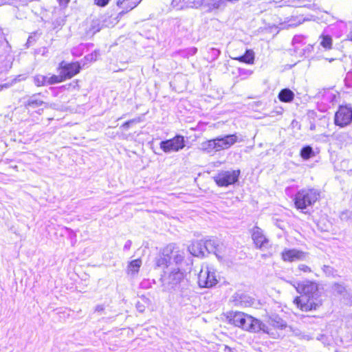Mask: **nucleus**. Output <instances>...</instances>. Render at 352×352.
Returning <instances> with one entry per match:
<instances>
[{
	"label": "nucleus",
	"instance_id": "14",
	"mask_svg": "<svg viewBox=\"0 0 352 352\" xmlns=\"http://www.w3.org/2000/svg\"><path fill=\"white\" fill-rule=\"evenodd\" d=\"M252 238L256 246L258 248L264 247L268 243V240L264 235L263 230L257 226L252 229Z\"/></svg>",
	"mask_w": 352,
	"mask_h": 352
},
{
	"label": "nucleus",
	"instance_id": "9",
	"mask_svg": "<svg viewBox=\"0 0 352 352\" xmlns=\"http://www.w3.org/2000/svg\"><path fill=\"white\" fill-rule=\"evenodd\" d=\"M267 322L268 324L266 325L271 329L272 331L278 333V336L275 338H278L282 336V333L279 332L280 331L291 330V327L287 326L286 322L276 315L269 316Z\"/></svg>",
	"mask_w": 352,
	"mask_h": 352
},
{
	"label": "nucleus",
	"instance_id": "32",
	"mask_svg": "<svg viewBox=\"0 0 352 352\" xmlns=\"http://www.w3.org/2000/svg\"><path fill=\"white\" fill-rule=\"evenodd\" d=\"M110 0H94V3L96 5L100 7L106 6Z\"/></svg>",
	"mask_w": 352,
	"mask_h": 352
},
{
	"label": "nucleus",
	"instance_id": "38",
	"mask_svg": "<svg viewBox=\"0 0 352 352\" xmlns=\"http://www.w3.org/2000/svg\"><path fill=\"white\" fill-rule=\"evenodd\" d=\"M175 258L177 260L176 262L177 263V262L182 261L183 257L182 256L177 254L176 256H175Z\"/></svg>",
	"mask_w": 352,
	"mask_h": 352
},
{
	"label": "nucleus",
	"instance_id": "37",
	"mask_svg": "<svg viewBox=\"0 0 352 352\" xmlns=\"http://www.w3.org/2000/svg\"><path fill=\"white\" fill-rule=\"evenodd\" d=\"M133 122L132 120H130V121H127L125 123H124V124L122 125L123 127L124 128H128L129 126V124Z\"/></svg>",
	"mask_w": 352,
	"mask_h": 352
},
{
	"label": "nucleus",
	"instance_id": "4",
	"mask_svg": "<svg viewBox=\"0 0 352 352\" xmlns=\"http://www.w3.org/2000/svg\"><path fill=\"white\" fill-rule=\"evenodd\" d=\"M218 282L216 270L207 264L201 266L198 275V284L201 287H212Z\"/></svg>",
	"mask_w": 352,
	"mask_h": 352
},
{
	"label": "nucleus",
	"instance_id": "28",
	"mask_svg": "<svg viewBox=\"0 0 352 352\" xmlns=\"http://www.w3.org/2000/svg\"><path fill=\"white\" fill-rule=\"evenodd\" d=\"M65 80V77L62 74H60V72H59L58 76L53 75L51 77L47 76V81L48 85H53L55 83L60 82Z\"/></svg>",
	"mask_w": 352,
	"mask_h": 352
},
{
	"label": "nucleus",
	"instance_id": "27",
	"mask_svg": "<svg viewBox=\"0 0 352 352\" xmlns=\"http://www.w3.org/2000/svg\"><path fill=\"white\" fill-rule=\"evenodd\" d=\"M26 78L27 77L25 75H19L16 77H15L14 78H13L10 82L5 83L3 85H0V91L3 88H8V87L12 86L13 85H14L15 83H16L18 82H20L21 80H24L26 79Z\"/></svg>",
	"mask_w": 352,
	"mask_h": 352
},
{
	"label": "nucleus",
	"instance_id": "22",
	"mask_svg": "<svg viewBox=\"0 0 352 352\" xmlns=\"http://www.w3.org/2000/svg\"><path fill=\"white\" fill-rule=\"evenodd\" d=\"M270 3H273L278 7L282 6H299V0H267Z\"/></svg>",
	"mask_w": 352,
	"mask_h": 352
},
{
	"label": "nucleus",
	"instance_id": "13",
	"mask_svg": "<svg viewBox=\"0 0 352 352\" xmlns=\"http://www.w3.org/2000/svg\"><path fill=\"white\" fill-rule=\"evenodd\" d=\"M80 66L78 63H65L62 62L60 64L59 70L65 79L71 78L79 73Z\"/></svg>",
	"mask_w": 352,
	"mask_h": 352
},
{
	"label": "nucleus",
	"instance_id": "31",
	"mask_svg": "<svg viewBox=\"0 0 352 352\" xmlns=\"http://www.w3.org/2000/svg\"><path fill=\"white\" fill-rule=\"evenodd\" d=\"M298 270L299 271L303 272L305 273H309L311 272V268L308 265H305V264L298 265Z\"/></svg>",
	"mask_w": 352,
	"mask_h": 352
},
{
	"label": "nucleus",
	"instance_id": "17",
	"mask_svg": "<svg viewBox=\"0 0 352 352\" xmlns=\"http://www.w3.org/2000/svg\"><path fill=\"white\" fill-rule=\"evenodd\" d=\"M168 250H164L162 254L160 255L155 261V265L157 267L165 269L168 267L170 262V256L168 254H165Z\"/></svg>",
	"mask_w": 352,
	"mask_h": 352
},
{
	"label": "nucleus",
	"instance_id": "6",
	"mask_svg": "<svg viewBox=\"0 0 352 352\" xmlns=\"http://www.w3.org/2000/svg\"><path fill=\"white\" fill-rule=\"evenodd\" d=\"M239 175V170L221 171L214 179L219 186H228L238 180Z\"/></svg>",
	"mask_w": 352,
	"mask_h": 352
},
{
	"label": "nucleus",
	"instance_id": "39",
	"mask_svg": "<svg viewBox=\"0 0 352 352\" xmlns=\"http://www.w3.org/2000/svg\"><path fill=\"white\" fill-rule=\"evenodd\" d=\"M59 1L61 4H67L69 1V0H59Z\"/></svg>",
	"mask_w": 352,
	"mask_h": 352
},
{
	"label": "nucleus",
	"instance_id": "26",
	"mask_svg": "<svg viewBox=\"0 0 352 352\" xmlns=\"http://www.w3.org/2000/svg\"><path fill=\"white\" fill-rule=\"evenodd\" d=\"M300 157L305 160H307L315 155L312 148L309 146L303 147L300 151Z\"/></svg>",
	"mask_w": 352,
	"mask_h": 352
},
{
	"label": "nucleus",
	"instance_id": "2",
	"mask_svg": "<svg viewBox=\"0 0 352 352\" xmlns=\"http://www.w3.org/2000/svg\"><path fill=\"white\" fill-rule=\"evenodd\" d=\"M226 318L230 324L243 330L253 333L263 331L272 338H276L278 336V333L272 331L266 324L243 312L230 311L227 314Z\"/></svg>",
	"mask_w": 352,
	"mask_h": 352
},
{
	"label": "nucleus",
	"instance_id": "7",
	"mask_svg": "<svg viewBox=\"0 0 352 352\" xmlns=\"http://www.w3.org/2000/svg\"><path fill=\"white\" fill-rule=\"evenodd\" d=\"M184 146V138L182 135H176L172 139L160 142V148L165 153L177 152Z\"/></svg>",
	"mask_w": 352,
	"mask_h": 352
},
{
	"label": "nucleus",
	"instance_id": "5",
	"mask_svg": "<svg viewBox=\"0 0 352 352\" xmlns=\"http://www.w3.org/2000/svg\"><path fill=\"white\" fill-rule=\"evenodd\" d=\"M214 240L209 239L205 241H197L188 247V251L195 256H204L206 253H210L214 249Z\"/></svg>",
	"mask_w": 352,
	"mask_h": 352
},
{
	"label": "nucleus",
	"instance_id": "10",
	"mask_svg": "<svg viewBox=\"0 0 352 352\" xmlns=\"http://www.w3.org/2000/svg\"><path fill=\"white\" fill-rule=\"evenodd\" d=\"M308 253L298 249H285L281 253V258L286 262L305 261Z\"/></svg>",
	"mask_w": 352,
	"mask_h": 352
},
{
	"label": "nucleus",
	"instance_id": "24",
	"mask_svg": "<svg viewBox=\"0 0 352 352\" xmlns=\"http://www.w3.org/2000/svg\"><path fill=\"white\" fill-rule=\"evenodd\" d=\"M236 60L240 62H243L248 64H252L254 60V54L252 50H247L245 54L238 58H235Z\"/></svg>",
	"mask_w": 352,
	"mask_h": 352
},
{
	"label": "nucleus",
	"instance_id": "23",
	"mask_svg": "<svg viewBox=\"0 0 352 352\" xmlns=\"http://www.w3.org/2000/svg\"><path fill=\"white\" fill-rule=\"evenodd\" d=\"M294 93L289 89L281 90L278 95L280 100L285 102H291L294 99Z\"/></svg>",
	"mask_w": 352,
	"mask_h": 352
},
{
	"label": "nucleus",
	"instance_id": "29",
	"mask_svg": "<svg viewBox=\"0 0 352 352\" xmlns=\"http://www.w3.org/2000/svg\"><path fill=\"white\" fill-rule=\"evenodd\" d=\"M34 82L37 87L45 86L47 84V76L36 75L34 77Z\"/></svg>",
	"mask_w": 352,
	"mask_h": 352
},
{
	"label": "nucleus",
	"instance_id": "3",
	"mask_svg": "<svg viewBox=\"0 0 352 352\" xmlns=\"http://www.w3.org/2000/svg\"><path fill=\"white\" fill-rule=\"evenodd\" d=\"M320 197V192L314 188H303L295 195L294 201L297 209L304 210L313 205Z\"/></svg>",
	"mask_w": 352,
	"mask_h": 352
},
{
	"label": "nucleus",
	"instance_id": "21",
	"mask_svg": "<svg viewBox=\"0 0 352 352\" xmlns=\"http://www.w3.org/2000/svg\"><path fill=\"white\" fill-rule=\"evenodd\" d=\"M319 40L320 46H322L324 50H329L332 49L333 39L331 36L322 33L319 36Z\"/></svg>",
	"mask_w": 352,
	"mask_h": 352
},
{
	"label": "nucleus",
	"instance_id": "41",
	"mask_svg": "<svg viewBox=\"0 0 352 352\" xmlns=\"http://www.w3.org/2000/svg\"><path fill=\"white\" fill-rule=\"evenodd\" d=\"M102 308H100L99 307H98L96 308V310H97V311H100V310H102Z\"/></svg>",
	"mask_w": 352,
	"mask_h": 352
},
{
	"label": "nucleus",
	"instance_id": "35",
	"mask_svg": "<svg viewBox=\"0 0 352 352\" xmlns=\"http://www.w3.org/2000/svg\"><path fill=\"white\" fill-rule=\"evenodd\" d=\"M224 351L225 352H232V349L228 346H224Z\"/></svg>",
	"mask_w": 352,
	"mask_h": 352
},
{
	"label": "nucleus",
	"instance_id": "20",
	"mask_svg": "<svg viewBox=\"0 0 352 352\" xmlns=\"http://www.w3.org/2000/svg\"><path fill=\"white\" fill-rule=\"evenodd\" d=\"M183 273L178 269H173L168 275V282L170 284L176 285L183 278Z\"/></svg>",
	"mask_w": 352,
	"mask_h": 352
},
{
	"label": "nucleus",
	"instance_id": "36",
	"mask_svg": "<svg viewBox=\"0 0 352 352\" xmlns=\"http://www.w3.org/2000/svg\"><path fill=\"white\" fill-rule=\"evenodd\" d=\"M85 58H86L87 60H95V59L94 58V54H89V55H88V56H87L85 57Z\"/></svg>",
	"mask_w": 352,
	"mask_h": 352
},
{
	"label": "nucleus",
	"instance_id": "25",
	"mask_svg": "<svg viewBox=\"0 0 352 352\" xmlns=\"http://www.w3.org/2000/svg\"><path fill=\"white\" fill-rule=\"evenodd\" d=\"M142 265V261L140 259H135L130 262L128 265V273L134 275L138 272L140 266Z\"/></svg>",
	"mask_w": 352,
	"mask_h": 352
},
{
	"label": "nucleus",
	"instance_id": "33",
	"mask_svg": "<svg viewBox=\"0 0 352 352\" xmlns=\"http://www.w3.org/2000/svg\"><path fill=\"white\" fill-rule=\"evenodd\" d=\"M333 290L338 294H342L344 291V287L341 285L335 284L333 285Z\"/></svg>",
	"mask_w": 352,
	"mask_h": 352
},
{
	"label": "nucleus",
	"instance_id": "40",
	"mask_svg": "<svg viewBox=\"0 0 352 352\" xmlns=\"http://www.w3.org/2000/svg\"><path fill=\"white\" fill-rule=\"evenodd\" d=\"M347 36L350 41H352V30L349 32Z\"/></svg>",
	"mask_w": 352,
	"mask_h": 352
},
{
	"label": "nucleus",
	"instance_id": "34",
	"mask_svg": "<svg viewBox=\"0 0 352 352\" xmlns=\"http://www.w3.org/2000/svg\"><path fill=\"white\" fill-rule=\"evenodd\" d=\"M180 3H183L184 5H188L191 1L190 0H173V4L175 6H178Z\"/></svg>",
	"mask_w": 352,
	"mask_h": 352
},
{
	"label": "nucleus",
	"instance_id": "18",
	"mask_svg": "<svg viewBox=\"0 0 352 352\" xmlns=\"http://www.w3.org/2000/svg\"><path fill=\"white\" fill-rule=\"evenodd\" d=\"M41 94H34L30 96L26 101L25 106L26 107L36 108L43 105L44 102L40 98Z\"/></svg>",
	"mask_w": 352,
	"mask_h": 352
},
{
	"label": "nucleus",
	"instance_id": "16",
	"mask_svg": "<svg viewBox=\"0 0 352 352\" xmlns=\"http://www.w3.org/2000/svg\"><path fill=\"white\" fill-rule=\"evenodd\" d=\"M142 0H118L117 6L122 8L125 12H129L135 8Z\"/></svg>",
	"mask_w": 352,
	"mask_h": 352
},
{
	"label": "nucleus",
	"instance_id": "1",
	"mask_svg": "<svg viewBox=\"0 0 352 352\" xmlns=\"http://www.w3.org/2000/svg\"><path fill=\"white\" fill-rule=\"evenodd\" d=\"M301 296L294 300V303L302 311L316 310L322 302L319 298L318 285L313 281L305 280L293 285Z\"/></svg>",
	"mask_w": 352,
	"mask_h": 352
},
{
	"label": "nucleus",
	"instance_id": "8",
	"mask_svg": "<svg viewBox=\"0 0 352 352\" xmlns=\"http://www.w3.org/2000/svg\"><path fill=\"white\" fill-rule=\"evenodd\" d=\"M335 124L340 127L349 125L352 122V107L341 106L335 115Z\"/></svg>",
	"mask_w": 352,
	"mask_h": 352
},
{
	"label": "nucleus",
	"instance_id": "12",
	"mask_svg": "<svg viewBox=\"0 0 352 352\" xmlns=\"http://www.w3.org/2000/svg\"><path fill=\"white\" fill-rule=\"evenodd\" d=\"M214 243V249L210 253L214 254L219 261H226L230 257L232 251L226 245L216 240Z\"/></svg>",
	"mask_w": 352,
	"mask_h": 352
},
{
	"label": "nucleus",
	"instance_id": "11",
	"mask_svg": "<svg viewBox=\"0 0 352 352\" xmlns=\"http://www.w3.org/2000/svg\"><path fill=\"white\" fill-rule=\"evenodd\" d=\"M214 139L217 145L216 151L228 149L236 142L239 141V138L236 134L219 136ZM240 141H242V140H240Z\"/></svg>",
	"mask_w": 352,
	"mask_h": 352
},
{
	"label": "nucleus",
	"instance_id": "19",
	"mask_svg": "<svg viewBox=\"0 0 352 352\" xmlns=\"http://www.w3.org/2000/svg\"><path fill=\"white\" fill-rule=\"evenodd\" d=\"M216 147H217V145H216L215 139L203 142L200 144V149L207 153H212L213 152H217Z\"/></svg>",
	"mask_w": 352,
	"mask_h": 352
},
{
	"label": "nucleus",
	"instance_id": "30",
	"mask_svg": "<svg viewBox=\"0 0 352 352\" xmlns=\"http://www.w3.org/2000/svg\"><path fill=\"white\" fill-rule=\"evenodd\" d=\"M305 19H298V18H292L290 19L288 22V27H296L300 24H301L303 21H306Z\"/></svg>",
	"mask_w": 352,
	"mask_h": 352
},
{
	"label": "nucleus",
	"instance_id": "15",
	"mask_svg": "<svg viewBox=\"0 0 352 352\" xmlns=\"http://www.w3.org/2000/svg\"><path fill=\"white\" fill-rule=\"evenodd\" d=\"M232 301L236 306L249 307L252 304V299L241 292L235 293L232 296Z\"/></svg>",
	"mask_w": 352,
	"mask_h": 352
}]
</instances>
